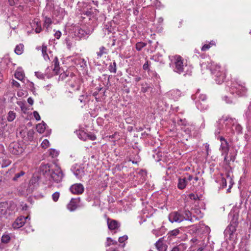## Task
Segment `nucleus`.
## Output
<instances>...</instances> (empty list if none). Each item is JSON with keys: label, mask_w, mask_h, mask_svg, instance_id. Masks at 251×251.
I'll use <instances>...</instances> for the list:
<instances>
[{"label": "nucleus", "mask_w": 251, "mask_h": 251, "mask_svg": "<svg viewBox=\"0 0 251 251\" xmlns=\"http://www.w3.org/2000/svg\"><path fill=\"white\" fill-rule=\"evenodd\" d=\"M232 219L230 221V224L227 227L225 231V233L229 234V238L231 240L233 238V234L236 231V228L238 225V217L235 214L230 215Z\"/></svg>", "instance_id": "3"}, {"label": "nucleus", "mask_w": 251, "mask_h": 251, "mask_svg": "<svg viewBox=\"0 0 251 251\" xmlns=\"http://www.w3.org/2000/svg\"><path fill=\"white\" fill-rule=\"evenodd\" d=\"M214 45H215V43L214 41H211L209 42V44H205L202 47H201V50L203 51H206L207 50H208V49H210V48L212 46H214Z\"/></svg>", "instance_id": "29"}, {"label": "nucleus", "mask_w": 251, "mask_h": 251, "mask_svg": "<svg viewBox=\"0 0 251 251\" xmlns=\"http://www.w3.org/2000/svg\"><path fill=\"white\" fill-rule=\"evenodd\" d=\"M51 165L46 164L42 165L41 169L44 175L50 176V178L56 183L61 182L63 177V174L60 168L55 170H50Z\"/></svg>", "instance_id": "1"}, {"label": "nucleus", "mask_w": 251, "mask_h": 251, "mask_svg": "<svg viewBox=\"0 0 251 251\" xmlns=\"http://www.w3.org/2000/svg\"><path fill=\"white\" fill-rule=\"evenodd\" d=\"M54 62V68L53 69V71L54 73L53 75H57L59 73V62L58 61L57 57H55L53 61Z\"/></svg>", "instance_id": "20"}, {"label": "nucleus", "mask_w": 251, "mask_h": 251, "mask_svg": "<svg viewBox=\"0 0 251 251\" xmlns=\"http://www.w3.org/2000/svg\"><path fill=\"white\" fill-rule=\"evenodd\" d=\"M127 238H128V237L127 235H124L123 236H121L119 238L118 241L120 243H122L125 241L127 239Z\"/></svg>", "instance_id": "53"}, {"label": "nucleus", "mask_w": 251, "mask_h": 251, "mask_svg": "<svg viewBox=\"0 0 251 251\" xmlns=\"http://www.w3.org/2000/svg\"><path fill=\"white\" fill-rule=\"evenodd\" d=\"M233 91L232 93H235L238 96L242 97L246 95L247 92V88L245 87L244 84H236L233 86Z\"/></svg>", "instance_id": "10"}, {"label": "nucleus", "mask_w": 251, "mask_h": 251, "mask_svg": "<svg viewBox=\"0 0 251 251\" xmlns=\"http://www.w3.org/2000/svg\"><path fill=\"white\" fill-rule=\"evenodd\" d=\"M221 184L223 188H225L226 187V179L224 177H222L221 179Z\"/></svg>", "instance_id": "61"}, {"label": "nucleus", "mask_w": 251, "mask_h": 251, "mask_svg": "<svg viewBox=\"0 0 251 251\" xmlns=\"http://www.w3.org/2000/svg\"><path fill=\"white\" fill-rule=\"evenodd\" d=\"M14 75L17 79L22 81L24 78L25 74L21 69H18L16 71Z\"/></svg>", "instance_id": "22"}, {"label": "nucleus", "mask_w": 251, "mask_h": 251, "mask_svg": "<svg viewBox=\"0 0 251 251\" xmlns=\"http://www.w3.org/2000/svg\"><path fill=\"white\" fill-rule=\"evenodd\" d=\"M179 233V230L178 228H176L174 229L169 232V234L170 236H176L178 235Z\"/></svg>", "instance_id": "42"}, {"label": "nucleus", "mask_w": 251, "mask_h": 251, "mask_svg": "<svg viewBox=\"0 0 251 251\" xmlns=\"http://www.w3.org/2000/svg\"><path fill=\"white\" fill-rule=\"evenodd\" d=\"M33 115H34V118H35V119L37 120V121H39L41 119V118H40V116L38 113V112L37 111H34L33 112Z\"/></svg>", "instance_id": "57"}, {"label": "nucleus", "mask_w": 251, "mask_h": 251, "mask_svg": "<svg viewBox=\"0 0 251 251\" xmlns=\"http://www.w3.org/2000/svg\"><path fill=\"white\" fill-rule=\"evenodd\" d=\"M108 71L111 73L115 74L117 72V63L115 60H113L109 63L108 68Z\"/></svg>", "instance_id": "21"}, {"label": "nucleus", "mask_w": 251, "mask_h": 251, "mask_svg": "<svg viewBox=\"0 0 251 251\" xmlns=\"http://www.w3.org/2000/svg\"><path fill=\"white\" fill-rule=\"evenodd\" d=\"M11 83L13 86H15L17 88H19L20 87V83L15 80H13Z\"/></svg>", "instance_id": "62"}, {"label": "nucleus", "mask_w": 251, "mask_h": 251, "mask_svg": "<svg viewBox=\"0 0 251 251\" xmlns=\"http://www.w3.org/2000/svg\"><path fill=\"white\" fill-rule=\"evenodd\" d=\"M155 246L158 251H166L167 249V245L163 243L162 238L155 243Z\"/></svg>", "instance_id": "16"}, {"label": "nucleus", "mask_w": 251, "mask_h": 251, "mask_svg": "<svg viewBox=\"0 0 251 251\" xmlns=\"http://www.w3.org/2000/svg\"><path fill=\"white\" fill-rule=\"evenodd\" d=\"M106 50H107L104 47H103V46L101 47L100 48V50L97 52L98 58L101 57L103 54H106L107 53Z\"/></svg>", "instance_id": "30"}, {"label": "nucleus", "mask_w": 251, "mask_h": 251, "mask_svg": "<svg viewBox=\"0 0 251 251\" xmlns=\"http://www.w3.org/2000/svg\"><path fill=\"white\" fill-rule=\"evenodd\" d=\"M70 190L73 194L80 195L83 193L84 188L82 184L75 183L70 187Z\"/></svg>", "instance_id": "12"}, {"label": "nucleus", "mask_w": 251, "mask_h": 251, "mask_svg": "<svg viewBox=\"0 0 251 251\" xmlns=\"http://www.w3.org/2000/svg\"><path fill=\"white\" fill-rule=\"evenodd\" d=\"M177 124L179 126H187V123L185 119L182 120L180 119L177 121Z\"/></svg>", "instance_id": "45"}, {"label": "nucleus", "mask_w": 251, "mask_h": 251, "mask_svg": "<svg viewBox=\"0 0 251 251\" xmlns=\"http://www.w3.org/2000/svg\"><path fill=\"white\" fill-rule=\"evenodd\" d=\"M147 86H143L141 88V91L143 92V93H146L147 92L148 90L151 88V87L148 86L147 84H146Z\"/></svg>", "instance_id": "60"}, {"label": "nucleus", "mask_w": 251, "mask_h": 251, "mask_svg": "<svg viewBox=\"0 0 251 251\" xmlns=\"http://www.w3.org/2000/svg\"><path fill=\"white\" fill-rule=\"evenodd\" d=\"M69 73L63 72L59 75V79L63 80L68 76Z\"/></svg>", "instance_id": "49"}, {"label": "nucleus", "mask_w": 251, "mask_h": 251, "mask_svg": "<svg viewBox=\"0 0 251 251\" xmlns=\"http://www.w3.org/2000/svg\"><path fill=\"white\" fill-rule=\"evenodd\" d=\"M36 27L35 28V31L36 33H40L42 30V28L41 26V22H36Z\"/></svg>", "instance_id": "36"}, {"label": "nucleus", "mask_w": 251, "mask_h": 251, "mask_svg": "<svg viewBox=\"0 0 251 251\" xmlns=\"http://www.w3.org/2000/svg\"><path fill=\"white\" fill-rule=\"evenodd\" d=\"M25 174V172L23 171H21L20 172L15 174L14 176L12 178V180L14 181L17 180L20 177L24 175Z\"/></svg>", "instance_id": "38"}, {"label": "nucleus", "mask_w": 251, "mask_h": 251, "mask_svg": "<svg viewBox=\"0 0 251 251\" xmlns=\"http://www.w3.org/2000/svg\"><path fill=\"white\" fill-rule=\"evenodd\" d=\"M75 32L76 35L81 38L85 37L87 35V33L81 28H78Z\"/></svg>", "instance_id": "28"}, {"label": "nucleus", "mask_w": 251, "mask_h": 251, "mask_svg": "<svg viewBox=\"0 0 251 251\" xmlns=\"http://www.w3.org/2000/svg\"><path fill=\"white\" fill-rule=\"evenodd\" d=\"M10 240V237L8 235H3L1 238V241L3 243H7Z\"/></svg>", "instance_id": "39"}, {"label": "nucleus", "mask_w": 251, "mask_h": 251, "mask_svg": "<svg viewBox=\"0 0 251 251\" xmlns=\"http://www.w3.org/2000/svg\"><path fill=\"white\" fill-rule=\"evenodd\" d=\"M228 153H226V154H224L225 155L224 161L225 164L227 165H229L230 164V160L228 159Z\"/></svg>", "instance_id": "52"}, {"label": "nucleus", "mask_w": 251, "mask_h": 251, "mask_svg": "<svg viewBox=\"0 0 251 251\" xmlns=\"http://www.w3.org/2000/svg\"><path fill=\"white\" fill-rule=\"evenodd\" d=\"M27 138L28 140L30 141H31L33 140L34 135V131L33 129H31L28 131L27 132Z\"/></svg>", "instance_id": "35"}, {"label": "nucleus", "mask_w": 251, "mask_h": 251, "mask_svg": "<svg viewBox=\"0 0 251 251\" xmlns=\"http://www.w3.org/2000/svg\"><path fill=\"white\" fill-rule=\"evenodd\" d=\"M6 213V210L5 209L3 208L1 204H0V218L2 216L5 215Z\"/></svg>", "instance_id": "58"}, {"label": "nucleus", "mask_w": 251, "mask_h": 251, "mask_svg": "<svg viewBox=\"0 0 251 251\" xmlns=\"http://www.w3.org/2000/svg\"><path fill=\"white\" fill-rule=\"evenodd\" d=\"M75 63L77 66L80 67L82 69H84L87 67L86 61L84 58H78L76 59L75 61Z\"/></svg>", "instance_id": "17"}, {"label": "nucleus", "mask_w": 251, "mask_h": 251, "mask_svg": "<svg viewBox=\"0 0 251 251\" xmlns=\"http://www.w3.org/2000/svg\"><path fill=\"white\" fill-rule=\"evenodd\" d=\"M47 47L45 45L42 46V52L43 56L45 60H49L50 59L48 54H47Z\"/></svg>", "instance_id": "31"}, {"label": "nucleus", "mask_w": 251, "mask_h": 251, "mask_svg": "<svg viewBox=\"0 0 251 251\" xmlns=\"http://www.w3.org/2000/svg\"><path fill=\"white\" fill-rule=\"evenodd\" d=\"M24 45L23 44H20L16 46L15 49V52L17 55H21L23 52L24 50Z\"/></svg>", "instance_id": "27"}, {"label": "nucleus", "mask_w": 251, "mask_h": 251, "mask_svg": "<svg viewBox=\"0 0 251 251\" xmlns=\"http://www.w3.org/2000/svg\"><path fill=\"white\" fill-rule=\"evenodd\" d=\"M235 129L237 133H240L242 132V127L239 124H236L235 126Z\"/></svg>", "instance_id": "50"}, {"label": "nucleus", "mask_w": 251, "mask_h": 251, "mask_svg": "<svg viewBox=\"0 0 251 251\" xmlns=\"http://www.w3.org/2000/svg\"><path fill=\"white\" fill-rule=\"evenodd\" d=\"M224 100H225V101L227 103L231 104L233 102L232 99L230 97H228V96H226L224 97Z\"/></svg>", "instance_id": "51"}, {"label": "nucleus", "mask_w": 251, "mask_h": 251, "mask_svg": "<svg viewBox=\"0 0 251 251\" xmlns=\"http://www.w3.org/2000/svg\"><path fill=\"white\" fill-rule=\"evenodd\" d=\"M70 75L72 77V80L68 81L67 85L70 90V92L72 93V92L71 91L79 90L80 89V85L79 83L75 80V77L74 74L71 73Z\"/></svg>", "instance_id": "8"}, {"label": "nucleus", "mask_w": 251, "mask_h": 251, "mask_svg": "<svg viewBox=\"0 0 251 251\" xmlns=\"http://www.w3.org/2000/svg\"><path fill=\"white\" fill-rule=\"evenodd\" d=\"M74 175L78 178H81L85 175L84 168L80 167L78 168L74 167L72 169Z\"/></svg>", "instance_id": "15"}, {"label": "nucleus", "mask_w": 251, "mask_h": 251, "mask_svg": "<svg viewBox=\"0 0 251 251\" xmlns=\"http://www.w3.org/2000/svg\"><path fill=\"white\" fill-rule=\"evenodd\" d=\"M152 59H154L155 61H160L161 63L163 62L162 59V55L160 53H157L154 55Z\"/></svg>", "instance_id": "37"}, {"label": "nucleus", "mask_w": 251, "mask_h": 251, "mask_svg": "<svg viewBox=\"0 0 251 251\" xmlns=\"http://www.w3.org/2000/svg\"><path fill=\"white\" fill-rule=\"evenodd\" d=\"M78 136L79 138L84 141H85L87 139V133H86L84 131H80Z\"/></svg>", "instance_id": "34"}, {"label": "nucleus", "mask_w": 251, "mask_h": 251, "mask_svg": "<svg viewBox=\"0 0 251 251\" xmlns=\"http://www.w3.org/2000/svg\"><path fill=\"white\" fill-rule=\"evenodd\" d=\"M49 144H50L49 141L47 139H45L42 142V143L41 144V146L44 148H47V147H48L49 146Z\"/></svg>", "instance_id": "48"}, {"label": "nucleus", "mask_w": 251, "mask_h": 251, "mask_svg": "<svg viewBox=\"0 0 251 251\" xmlns=\"http://www.w3.org/2000/svg\"><path fill=\"white\" fill-rule=\"evenodd\" d=\"M149 61H147L145 63L143 66V70L145 71H148V72L150 71V69L149 68Z\"/></svg>", "instance_id": "47"}, {"label": "nucleus", "mask_w": 251, "mask_h": 251, "mask_svg": "<svg viewBox=\"0 0 251 251\" xmlns=\"http://www.w3.org/2000/svg\"><path fill=\"white\" fill-rule=\"evenodd\" d=\"M220 150L222 151V155H224V154H226V153H228L229 150V145L227 142H226L225 143H221Z\"/></svg>", "instance_id": "19"}, {"label": "nucleus", "mask_w": 251, "mask_h": 251, "mask_svg": "<svg viewBox=\"0 0 251 251\" xmlns=\"http://www.w3.org/2000/svg\"><path fill=\"white\" fill-rule=\"evenodd\" d=\"M107 224L108 228L112 230H116L120 226V223L115 220L107 218Z\"/></svg>", "instance_id": "14"}, {"label": "nucleus", "mask_w": 251, "mask_h": 251, "mask_svg": "<svg viewBox=\"0 0 251 251\" xmlns=\"http://www.w3.org/2000/svg\"><path fill=\"white\" fill-rule=\"evenodd\" d=\"M184 218L182 216V214L178 211L173 212L169 215V220L171 223H180L184 221Z\"/></svg>", "instance_id": "9"}, {"label": "nucleus", "mask_w": 251, "mask_h": 251, "mask_svg": "<svg viewBox=\"0 0 251 251\" xmlns=\"http://www.w3.org/2000/svg\"><path fill=\"white\" fill-rule=\"evenodd\" d=\"M60 197V193L58 192H56L52 195V198L54 201L56 202L58 201Z\"/></svg>", "instance_id": "41"}, {"label": "nucleus", "mask_w": 251, "mask_h": 251, "mask_svg": "<svg viewBox=\"0 0 251 251\" xmlns=\"http://www.w3.org/2000/svg\"><path fill=\"white\" fill-rule=\"evenodd\" d=\"M187 182L188 181L185 177H179L178 179L177 188L180 190L184 189L186 187Z\"/></svg>", "instance_id": "18"}, {"label": "nucleus", "mask_w": 251, "mask_h": 251, "mask_svg": "<svg viewBox=\"0 0 251 251\" xmlns=\"http://www.w3.org/2000/svg\"><path fill=\"white\" fill-rule=\"evenodd\" d=\"M107 243H106V247H109L111 245H114L117 244V242L116 241H114L113 239H112L110 237H108L107 238Z\"/></svg>", "instance_id": "40"}, {"label": "nucleus", "mask_w": 251, "mask_h": 251, "mask_svg": "<svg viewBox=\"0 0 251 251\" xmlns=\"http://www.w3.org/2000/svg\"><path fill=\"white\" fill-rule=\"evenodd\" d=\"M29 85L31 91L34 93L35 92V88L34 87V83L32 82H30Z\"/></svg>", "instance_id": "64"}, {"label": "nucleus", "mask_w": 251, "mask_h": 251, "mask_svg": "<svg viewBox=\"0 0 251 251\" xmlns=\"http://www.w3.org/2000/svg\"><path fill=\"white\" fill-rule=\"evenodd\" d=\"M88 98V96L87 95H81L80 96V98L79 99V100L80 102L83 103V104H85L86 101V100Z\"/></svg>", "instance_id": "44"}, {"label": "nucleus", "mask_w": 251, "mask_h": 251, "mask_svg": "<svg viewBox=\"0 0 251 251\" xmlns=\"http://www.w3.org/2000/svg\"><path fill=\"white\" fill-rule=\"evenodd\" d=\"M39 179L40 177L38 176L32 177L29 182L28 186L26 189L27 194L31 193L38 186Z\"/></svg>", "instance_id": "6"}, {"label": "nucleus", "mask_w": 251, "mask_h": 251, "mask_svg": "<svg viewBox=\"0 0 251 251\" xmlns=\"http://www.w3.org/2000/svg\"><path fill=\"white\" fill-rule=\"evenodd\" d=\"M210 70L217 84H221L226 79V73L220 65H213Z\"/></svg>", "instance_id": "2"}, {"label": "nucleus", "mask_w": 251, "mask_h": 251, "mask_svg": "<svg viewBox=\"0 0 251 251\" xmlns=\"http://www.w3.org/2000/svg\"><path fill=\"white\" fill-rule=\"evenodd\" d=\"M147 43H144L142 42H139L136 43V49L138 51H140L142 50V49L146 46Z\"/></svg>", "instance_id": "33"}, {"label": "nucleus", "mask_w": 251, "mask_h": 251, "mask_svg": "<svg viewBox=\"0 0 251 251\" xmlns=\"http://www.w3.org/2000/svg\"><path fill=\"white\" fill-rule=\"evenodd\" d=\"M197 107L201 111L206 110L208 108L207 96L205 94H200L196 102Z\"/></svg>", "instance_id": "4"}, {"label": "nucleus", "mask_w": 251, "mask_h": 251, "mask_svg": "<svg viewBox=\"0 0 251 251\" xmlns=\"http://www.w3.org/2000/svg\"><path fill=\"white\" fill-rule=\"evenodd\" d=\"M205 150H206V156L209 155V151H211V150L209 149V145L208 143L204 144Z\"/></svg>", "instance_id": "56"}, {"label": "nucleus", "mask_w": 251, "mask_h": 251, "mask_svg": "<svg viewBox=\"0 0 251 251\" xmlns=\"http://www.w3.org/2000/svg\"><path fill=\"white\" fill-rule=\"evenodd\" d=\"M182 216L184 218V220L189 221L191 222H193L192 218V213L189 210H185L182 214Z\"/></svg>", "instance_id": "24"}, {"label": "nucleus", "mask_w": 251, "mask_h": 251, "mask_svg": "<svg viewBox=\"0 0 251 251\" xmlns=\"http://www.w3.org/2000/svg\"><path fill=\"white\" fill-rule=\"evenodd\" d=\"M53 22L52 19L48 17L47 16H45L43 26L46 27V29L48 30L49 27L52 24Z\"/></svg>", "instance_id": "25"}, {"label": "nucleus", "mask_w": 251, "mask_h": 251, "mask_svg": "<svg viewBox=\"0 0 251 251\" xmlns=\"http://www.w3.org/2000/svg\"><path fill=\"white\" fill-rule=\"evenodd\" d=\"M80 202V198H72L67 204V207L70 211H74L78 207Z\"/></svg>", "instance_id": "11"}, {"label": "nucleus", "mask_w": 251, "mask_h": 251, "mask_svg": "<svg viewBox=\"0 0 251 251\" xmlns=\"http://www.w3.org/2000/svg\"><path fill=\"white\" fill-rule=\"evenodd\" d=\"M35 75L37 77H38V78H40V79H44L45 76H46L48 78H49L53 75V74L48 75L47 73H46L44 74L42 73L41 72H35Z\"/></svg>", "instance_id": "26"}, {"label": "nucleus", "mask_w": 251, "mask_h": 251, "mask_svg": "<svg viewBox=\"0 0 251 251\" xmlns=\"http://www.w3.org/2000/svg\"><path fill=\"white\" fill-rule=\"evenodd\" d=\"M61 34V32L59 30H58L55 32L54 36L57 39H59L60 38Z\"/></svg>", "instance_id": "59"}, {"label": "nucleus", "mask_w": 251, "mask_h": 251, "mask_svg": "<svg viewBox=\"0 0 251 251\" xmlns=\"http://www.w3.org/2000/svg\"><path fill=\"white\" fill-rule=\"evenodd\" d=\"M189 197L190 199L193 200H197L199 199V197L197 195H195L193 193H191L189 194Z\"/></svg>", "instance_id": "54"}, {"label": "nucleus", "mask_w": 251, "mask_h": 251, "mask_svg": "<svg viewBox=\"0 0 251 251\" xmlns=\"http://www.w3.org/2000/svg\"><path fill=\"white\" fill-rule=\"evenodd\" d=\"M65 42L67 45V48L68 49H70L72 47V43L70 41V39L69 37H67L65 39Z\"/></svg>", "instance_id": "46"}, {"label": "nucleus", "mask_w": 251, "mask_h": 251, "mask_svg": "<svg viewBox=\"0 0 251 251\" xmlns=\"http://www.w3.org/2000/svg\"><path fill=\"white\" fill-rule=\"evenodd\" d=\"M87 139H89L92 141H94L96 139V136L95 135L93 134H88L87 133Z\"/></svg>", "instance_id": "55"}, {"label": "nucleus", "mask_w": 251, "mask_h": 251, "mask_svg": "<svg viewBox=\"0 0 251 251\" xmlns=\"http://www.w3.org/2000/svg\"><path fill=\"white\" fill-rule=\"evenodd\" d=\"M50 154L52 156V157H54L57 156L58 153L55 149H50Z\"/></svg>", "instance_id": "43"}, {"label": "nucleus", "mask_w": 251, "mask_h": 251, "mask_svg": "<svg viewBox=\"0 0 251 251\" xmlns=\"http://www.w3.org/2000/svg\"><path fill=\"white\" fill-rule=\"evenodd\" d=\"M16 117V114L12 111H10L8 113L7 119L9 122L13 121Z\"/></svg>", "instance_id": "32"}, {"label": "nucleus", "mask_w": 251, "mask_h": 251, "mask_svg": "<svg viewBox=\"0 0 251 251\" xmlns=\"http://www.w3.org/2000/svg\"><path fill=\"white\" fill-rule=\"evenodd\" d=\"M47 124L44 122L42 121L41 123L38 124L36 126V129L37 131L40 133H43L46 128Z\"/></svg>", "instance_id": "23"}, {"label": "nucleus", "mask_w": 251, "mask_h": 251, "mask_svg": "<svg viewBox=\"0 0 251 251\" xmlns=\"http://www.w3.org/2000/svg\"><path fill=\"white\" fill-rule=\"evenodd\" d=\"M27 218L24 216H20L18 217L12 224V227L14 229H19L22 227L26 222Z\"/></svg>", "instance_id": "13"}, {"label": "nucleus", "mask_w": 251, "mask_h": 251, "mask_svg": "<svg viewBox=\"0 0 251 251\" xmlns=\"http://www.w3.org/2000/svg\"><path fill=\"white\" fill-rule=\"evenodd\" d=\"M175 65V72L180 74L184 72L183 59L180 55H176L174 56Z\"/></svg>", "instance_id": "5"}, {"label": "nucleus", "mask_w": 251, "mask_h": 251, "mask_svg": "<svg viewBox=\"0 0 251 251\" xmlns=\"http://www.w3.org/2000/svg\"><path fill=\"white\" fill-rule=\"evenodd\" d=\"M9 150L10 152L14 155H19L24 151L23 148L17 142L10 143L9 146Z\"/></svg>", "instance_id": "7"}, {"label": "nucleus", "mask_w": 251, "mask_h": 251, "mask_svg": "<svg viewBox=\"0 0 251 251\" xmlns=\"http://www.w3.org/2000/svg\"><path fill=\"white\" fill-rule=\"evenodd\" d=\"M4 138V129L0 127V140H2Z\"/></svg>", "instance_id": "63"}]
</instances>
